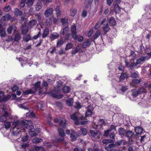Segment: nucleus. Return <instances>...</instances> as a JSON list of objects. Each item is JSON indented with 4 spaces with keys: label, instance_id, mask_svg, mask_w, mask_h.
Masks as SVG:
<instances>
[{
    "label": "nucleus",
    "instance_id": "obj_1",
    "mask_svg": "<svg viewBox=\"0 0 151 151\" xmlns=\"http://www.w3.org/2000/svg\"><path fill=\"white\" fill-rule=\"evenodd\" d=\"M31 123V121L26 120H19L13 123V127L11 130L13 136H17L19 135L21 132H25V129H27L28 125Z\"/></svg>",
    "mask_w": 151,
    "mask_h": 151
},
{
    "label": "nucleus",
    "instance_id": "obj_2",
    "mask_svg": "<svg viewBox=\"0 0 151 151\" xmlns=\"http://www.w3.org/2000/svg\"><path fill=\"white\" fill-rule=\"evenodd\" d=\"M54 121L55 123L59 122V127L58 128L59 134L60 136L64 137L65 133L61 128H65L66 127L67 124L66 120L63 118H56L54 119Z\"/></svg>",
    "mask_w": 151,
    "mask_h": 151
},
{
    "label": "nucleus",
    "instance_id": "obj_3",
    "mask_svg": "<svg viewBox=\"0 0 151 151\" xmlns=\"http://www.w3.org/2000/svg\"><path fill=\"white\" fill-rule=\"evenodd\" d=\"M77 113H75L74 114L72 115L71 116V119L74 120L75 123L76 124H81L82 125L87 124L88 122V121H84L86 118L82 116L78 117L77 116Z\"/></svg>",
    "mask_w": 151,
    "mask_h": 151
},
{
    "label": "nucleus",
    "instance_id": "obj_4",
    "mask_svg": "<svg viewBox=\"0 0 151 151\" xmlns=\"http://www.w3.org/2000/svg\"><path fill=\"white\" fill-rule=\"evenodd\" d=\"M90 132L91 135L95 140L99 139L101 136V132L96 130H91Z\"/></svg>",
    "mask_w": 151,
    "mask_h": 151
},
{
    "label": "nucleus",
    "instance_id": "obj_5",
    "mask_svg": "<svg viewBox=\"0 0 151 151\" xmlns=\"http://www.w3.org/2000/svg\"><path fill=\"white\" fill-rule=\"evenodd\" d=\"M52 1V0H38L36 6V10L39 11L42 8V2H43L44 4H45L47 3L51 2Z\"/></svg>",
    "mask_w": 151,
    "mask_h": 151
},
{
    "label": "nucleus",
    "instance_id": "obj_6",
    "mask_svg": "<svg viewBox=\"0 0 151 151\" xmlns=\"http://www.w3.org/2000/svg\"><path fill=\"white\" fill-rule=\"evenodd\" d=\"M1 109L2 111V114H3L0 117V121L2 123H4L6 121V118L9 115V113L6 109L3 108Z\"/></svg>",
    "mask_w": 151,
    "mask_h": 151
},
{
    "label": "nucleus",
    "instance_id": "obj_7",
    "mask_svg": "<svg viewBox=\"0 0 151 151\" xmlns=\"http://www.w3.org/2000/svg\"><path fill=\"white\" fill-rule=\"evenodd\" d=\"M81 97L85 103H88L91 98L89 94L86 92H83L81 94Z\"/></svg>",
    "mask_w": 151,
    "mask_h": 151
},
{
    "label": "nucleus",
    "instance_id": "obj_8",
    "mask_svg": "<svg viewBox=\"0 0 151 151\" xmlns=\"http://www.w3.org/2000/svg\"><path fill=\"white\" fill-rule=\"evenodd\" d=\"M149 58L148 56H141L139 58H138L136 61V62L135 63V65L136 66L138 64H142L146 60L148 59Z\"/></svg>",
    "mask_w": 151,
    "mask_h": 151
},
{
    "label": "nucleus",
    "instance_id": "obj_9",
    "mask_svg": "<svg viewBox=\"0 0 151 151\" xmlns=\"http://www.w3.org/2000/svg\"><path fill=\"white\" fill-rule=\"evenodd\" d=\"M71 31L72 33V37L74 40H76L77 39V35L76 34V27L75 25L71 26Z\"/></svg>",
    "mask_w": 151,
    "mask_h": 151
},
{
    "label": "nucleus",
    "instance_id": "obj_10",
    "mask_svg": "<svg viewBox=\"0 0 151 151\" xmlns=\"http://www.w3.org/2000/svg\"><path fill=\"white\" fill-rule=\"evenodd\" d=\"M53 8L51 7H48L45 11L44 14L46 17H48L53 14Z\"/></svg>",
    "mask_w": 151,
    "mask_h": 151
},
{
    "label": "nucleus",
    "instance_id": "obj_11",
    "mask_svg": "<svg viewBox=\"0 0 151 151\" xmlns=\"http://www.w3.org/2000/svg\"><path fill=\"white\" fill-rule=\"evenodd\" d=\"M29 134L31 137H35L37 135V134L35 131L34 126L32 125L29 126Z\"/></svg>",
    "mask_w": 151,
    "mask_h": 151
},
{
    "label": "nucleus",
    "instance_id": "obj_12",
    "mask_svg": "<svg viewBox=\"0 0 151 151\" xmlns=\"http://www.w3.org/2000/svg\"><path fill=\"white\" fill-rule=\"evenodd\" d=\"M87 111L85 114L86 117L91 116L92 114V111L93 108L91 105H89L86 108Z\"/></svg>",
    "mask_w": 151,
    "mask_h": 151
},
{
    "label": "nucleus",
    "instance_id": "obj_13",
    "mask_svg": "<svg viewBox=\"0 0 151 151\" xmlns=\"http://www.w3.org/2000/svg\"><path fill=\"white\" fill-rule=\"evenodd\" d=\"M11 18V15L8 13L2 17L0 20V22L2 23L4 21L9 20Z\"/></svg>",
    "mask_w": 151,
    "mask_h": 151
},
{
    "label": "nucleus",
    "instance_id": "obj_14",
    "mask_svg": "<svg viewBox=\"0 0 151 151\" xmlns=\"http://www.w3.org/2000/svg\"><path fill=\"white\" fill-rule=\"evenodd\" d=\"M17 29L16 27L14 25H13L9 27L7 29V32L9 34L12 33V31L14 33H15Z\"/></svg>",
    "mask_w": 151,
    "mask_h": 151
},
{
    "label": "nucleus",
    "instance_id": "obj_15",
    "mask_svg": "<svg viewBox=\"0 0 151 151\" xmlns=\"http://www.w3.org/2000/svg\"><path fill=\"white\" fill-rule=\"evenodd\" d=\"M59 36V34L56 32H54L51 34L50 37V39L51 41H53L58 38Z\"/></svg>",
    "mask_w": 151,
    "mask_h": 151
},
{
    "label": "nucleus",
    "instance_id": "obj_16",
    "mask_svg": "<svg viewBox=\"0 0 151 151\" xmlns=\"http://www.w3.org/2000/svg\"><path fill=\"white\" fill-rule=\"evenodd\" d=\"M72 133L70 135V137L71 138V140L72 141H75L76 140V138L78 137L79 135L77 134L76 133H74V131L72 130Z\"/></svg>",
    "mask_w": 151,
    "mask_h": 151
},
{
    "label": "nucleus",
    "instance_id": "obj_17",
    "mask_svg": "<svg viewBox=\"0 0 151 151\" xmlns=\"http://www.w3.org/2000/svg\"><path fill=\"white\" fill-rule=\"evenodd\" d=\"M60 92V90H58L57 92V93H52V96L54 98H57L58 99L62 98L63 96V95H62L59 94Z\"/></svg>",
    "mask_w": 151,
    "mask_h": 151
},
{
    "label": "nucleus",
    "instance_id": "obj_18",
    "mask_svg": "<svg viewBox=\"0 0 151 151\" xmlns=\"http://www.w3.org/2000/svg\"><path fill=\"white\" fill-rule=\"evenodd\" d=\"M2 24L0 23V36L1 37H5L6 33L5 29L1 27Z\"/></svg>",
    "mask_w": 151,
    "mask_h": 151
},
{
    "label": "nucleus",
    "instance_id": "obj_19",
    "mask_svg": "<svg viewBox=\"0 0 151 151\" xmlns=\"http://www.w3.org/2000/svg\"><path fill=\"white\" fill-rule=\"evenodd\" d=\"M49 30L48 28L46 27L44 29L42 36L43 38H45L47 36L49 35Z\"/></svg>",
    "mask_w": 151,
    "mask_h": 151
},
{
    "label": "nucleus",
    "instance_id": "obj_20",
    "mask_svg": "<svg viewBox=\"0 0 151 151\" xmlns=\"http://www.w3.org/2000/svg\"><path fill=\"white\" fill-rule=\"evenodd\" d=\"M28 31V27L25 25L22 27V33L23 35H25Z\"/></svg>",
    "mask_w": 151,
    "mask_h": 151
},
{
    "label": "nucleus",
    "instance_id": "obj_21",
    "mask_svg": "<svg viewBox=\"0 0 151 151\" xmlns=\"http://www.w3.org/2000/svg\"><path fill=\"white\" fill-rule=\"evenodd\" d=\"M126 65L127 67L128 68H129L131 69L133 68V67L136 66L135 63H130L129 62H127L126 60H125V61Z\"/></svg>",
    "mask_w": 151,
    "mask_h": 151
},
{
    "label": "nucleus",
    "instance_id": "obj_22",
    "mask_svg": "<svg viewBox=\"0 0 151 151\" xmlns=\"http://www.w3.org/2000/svg\"><path fill=\"white\" fill-rule=\"evenodd\" d=\"M127 142L124 140H122L120 141H118L116 142V145H126Z\"/></svg>",
    "mask_w": 151,
    "mask_h": 151
},
{
    "label": "nucleus",
    "instance_id": "obj_23",
    "mask_svg": "<svg viewBox=\"0 0 151 151\" xmlns=\"http://www.w3.org/2000/svg\"><path fill=\"white\" fill-rule=\"evenodd\" d=\"M93 0H85L84 3L85 7L86 8L90 7L92 4Z\"/></svg>",
    "mask_w": 151,
    "mask_h": 151
},
{
    "label": "nucleus",
    "instance_id": "obj_24",
    "mask_svg": "<svg viewBox=\"0 0 151 151\" xmlns=\"http://www.w3.org/2000/svg\"><path fill=\"white\" fill-rule=\"evenodd\" d=\"M134 134V133L132 131H128L126 132V136L129 139H131L132 137Z\"/></svg>",
    "mask_w": 151,
    "mask_h": 151
},
{
    "label": "nucleus",
    "instance_id": "obj_25",
    "mask_svg": "<svg viewBox=\"0 0 151 151\" xmlns=\"http://www.w3.org/2000/svg\"><path fill=\"white\" fill-rule=\"evenodd\" d=\"M14 13V15L17 16H20L22 14V12L17 8L15 9Z\"/></svg>",
    "mask_w": 151,
    "mask_h": 151
},
{
    "label": "nucleus",
    "instance_id": "obj_26",
    "mask_svg": "<svg viewBox=\"0 0 151 151\" xmlns=\"http://www.w3.org/2000/svg\"><path fill=\"white\" fill-rule=\"evenodd\" d=\"M21 39V35L19 33H17L14 35V41L18 42Z\"/></svg>",
    "mask_w": 151,
    "mask_h": 151
},
{
    "label": "nucleus",
    "instance_id": "obj_27",
    "mask_svg": "<svg viewBox=\"0 0 151 151\" xmlns=\"http://www.w3.org/2000/svg\"><path fill=\"white\" fill-rule=\"evenodd\" d=\"M43 140L42 139L40 138H35L32 140V142L34 143H37L42 141Z\"/></svg>",
    "mask_w": 151,
    "mask_h": 151
},
{
    "label": "nucleus",
    "instance_id": "obj_28",
    "mask_svg": "<svg viewBox=\"0 0 151 151\" xmlns=\"http://www.w3.org/2000/svg\"><path fill=\"white\" fill-rule=\"evenodd\" d=\"M142 81L141 79L139 80L134 79L132 80V82L131 83V86H134L135 84L140 83Z\"/></svg>",
    "mask_w": 151,
    "mask_h": 151
},
{
    "label": "nucleus",
    "instance_id": "obj_29",
    "mask_svg": "<svg viewBox=\"0 0 151 151\" xmlns=\"http://www.w3.org/2000/svg\"><path fill=\"white\" fill-rule=\"evenodd\" d=\"M37 23V21L35 20L32 19L29 22V27L32 28Z\"/></svg>",
    "mask_w": 151,
    "mask_h": 151
},
{
    "label": "nucleus",
    "instance_id": "obj_30",
    "mask_svg": "<svg viewBox=\"0 0 151 151\" xmlns=\"http://www.w3.org/2000/svg\"><path fill=\"white\" fill-rule=\"evenodd\" d=\"M121 8L117 4H115L114 6V9L116 13H119L121 11Z\"/></svg>",
    "mask_w": 151,
    "mask_h": 151
},
{
    "label": "nucleus",
    "instance_id": "obj_31",
    "mask_svg": "<svg viewBox=\"0 0 151 151\" xmlns=\"http://www.w3.org/2000/svg\"><path fill=\"white\" fill-rule=\"evenodd\" d=\"M70 90V87L68 86H64L63 88V91L64 93H69Z\"/></svg>",
    "mask_w": 151,
    "mask_h": 151
},
{
    "label": "nucleus",
    "instance_id": "obj_32",
    "mask_svg": "<svg viewBox=\"0 0 151 151\" xmlns=\"http://www.w3.org/2000/svg\"><path fill=\"white\" fill-rule=\"evenodd\" d=\"M135 132L137 134H140L142 132V128L139 127H136L135 129Z\"/></svg>",
    "mask_w": 151,
    "mask_h": 151
},
{
    "label": "nucleus",
    "instance_id": "obj_33",
    "mask_svg": "<svg viewBox=\"0 0 151 151\" xmlns=\"http://www.w3.org/2000/svg\"><path fill=\"white\" fill-rule=\"evenodd\" d=\"M98 145L96 144H94V150H93L91 148H89L88 149V151H103L101 149H99L97 148Z\"/></svg>",
    "mask_w": 151,
    "mask_h": 151
},
{
    "label": "nucleus",
    "instance_id": "obj_34",
    "mask_svg": "<svg viewBox=\"0 0 151 151\" xmlns=\"http://www.w3.org/2000/svg\"><path fill=\"white\" fill-rule=\"evenodd\" d=\"M144 17L147 19H149L151 18V11L147 12L144 15Z\"/></svg>",
    "mask_w": 151,
    "mask_h": 151
},
{
    "label": "nucleus",
    "instance_id": "obj_35",
    "mask_svg": "<svg viewBox=\"0 0 151 151\" xmlns=\"http://www.w3.org/2000/svg\"><path fill=\"white\" fill-rule=\"evenodd\" d=\"M109 22L111 26H114L116 24V22L115 19L113 17L110 18L109 20Z\"/></svg>",
    "mask_w": 151,
    "mask_h": 151
},
{
    "label": "nucleus",
    "instance_id": "obj_36",
    "mask_svg": "<svg viewBox=\"0 0 151 151\" xmlns=\"http://www.w3.org/2000/svg\"><path fill=\"white\" fill-rule=\"evenodd\" d=\"M60 6H57L55 9L57 17H58L60 15L61 13V12L60 10Z\"/></svg>",
    "mask_w": 151,
    "mask_h": 151
},
{
    "label": "nucleus",
    "instance_id": "obj_37",
    "mask_svg": "<svg viewBox=\"0 0 151 151\" xmlns=\"http://www.w3.org/2000/svg\"><path fill=\"white\" fill-rule=\"evenodd\" d=\"M127 89V88L126 87L122 86L121 88H120V89L118 91L117 90V91L118 93H121L122 92H124L126 91Z\"/></svg>",
    "mask_w": 151,
    "mask_h": 151
},
{
    "label": "nucleus",
    "instance_id": "obj_38",
    "mask_svg": "<svg viewBox=\"0 0 151 151\" xmlns=\"http://www.w3.org/2000/svg\"><path fill=\"white\" fill-rule=\"evenodd\" d=\"M31 36L29 35H27L23 37V40L24 41L27 42L31 40Z\"/></svg>",
    "mask_w": 151,
    "mask_h": 151
},
{
    "label": "nucleus",
    "instance_id": "obj_39",
    "mask_svg": "<svg viewBox=\"0 0 151 151\" xmlns=\"http://www.w3.org/2000/svg\"><path fill=\"white\" fill-rule=\"evenodd\" d=\"M40 82H38L37 83L34 85V89L35 91L38 90H40Z\"/></svg>",
    "mask_w": 151,
    "mask_h": 151
},
{
    "label": "nucleus",
    "instance_id": "obj_40",
    "mask_svg": "<svg viewBox=\"0 0 151 151\" xmlns=\"http://www.w3.org/2000/svg\"><path fill=\"white\" fill-rule=\"evenodd\" d=\"M90 44V41L88 40L85 42H84L82 45V47L83 48H86L88 47Z\"/></svg>",
    "mask_w": 151,
    "mask_h": 151
},
{
    "label": "nucleus",
    "instance_id": "obj_41",
    "mask_svg": "<svg viewBox=\"0 0 151 151\" xmlns=\"http://www.w3.org/2000/svg\"><path fill=\"white\" fill-rule=\"evenodd\" d=\"M81 48V47L80 46H77L76 49L74 50H73L72 51V54L73 55L75 54L80 50Z\"/></svg>",
    "mask_w": 151,
    "mask_h": 151
},
{
    "label": "nucleus",
    "instance_id": "obj_42",
    "mask_svg": "<svg viewBox=\"0 0 151 151\" xmlns=\"http://www.w3.org/2000/svg\"><path fill=\"white\" fill-rule=\"evenodd\" d=\"M127 78V75L124 73H122L121 74L119 78V81H120L123 80L125 78Z\"/></svg>",
    "mask_w": 151,
    "mask_h": 151
},
{
    "label": "nucleus",
    "instance_id": "obj_43",
    "mask_svg": "<svg viewBox=\"0 0 151 151\" xmlns=\"http://www.w3.org/2000/svg\"><path fill=\"white\" fill-rule=\"evenodd\" d=\"M66 103L69 106H71L73 104V99L70 98L68 99L66 101Z\"/></svg>",
    "mask_w": 151,
    "mask_h": 151
},
{
    "label": "nucleus",
    "instance_id": "obj_44",
    "mask_svg": "<svg viewBox=\"0 0 151 151\" xmlns=\"http://www.w3.org/2000/svg\"><path fill=\"white\" fill-rule=\"evenodd\" d=\"M34 0H25V3L29 6H31L33 4Z\"/></svg>",
    "mask_w": 151,
    "mask_h": 151
},
{
    "label": "nucleus",
    "instance_id": "obj_45",
    "mask_svg": "<svg viewBox=\"0 0 151 151\" xmlns=\"http://www.w3.org/2000/svg\"><path fill=\"white\" fill-rule=\"evenodd\" d=\"M77 10L75 9H71L70 10V13L71 16H74L76 14Z\"/></svg>",
    "mask_w": 151,
    "mask_h": 151
},
{
    "label": "nucleus",
    "instance_id": "obj_46",
    "mask_svg": "<svg viewBox=\"0 0 151 151\" xmlns=\"http://www.w3.org/2000/svg\"><path fill=\"white\" fill-rule=\"evenodd\" d=\"M4 123V126L5 128L6 129H8L10 127L11 124L10 122L6 121Z\"/></svg>",
    "mask_w": 151,
    "mask_h": 151
},
{
    "label": "nucleus",
    "instance_id": "obj_47",
    "mask_svg": "<svg viewBox=\"0 0 151 151\" xmlns=\"http://www.w3.org/2000/svg\"><path fill=\"white\" fill-rule=\"evenodd\" d=\"M52 23V22L51 19V18L47 19L46 20V25L48 27L50 26Z\"/></svg>",
    "mask_w": 151,
    "mask_h": 151
},
{
    "label": "nucleus",
    "instance_id": "obj_48",
    "mask_svg": "<svg viewBox=\"0 0 151 151\" xmlns=\"http://www.w3.org/2000/svg\"><path fill=\"white\" fill-rule=\"evenodd\" d=\"M100 34V32L99 30H98L93 36L94 39H96L98 37Z\"/></svg>",
    "mask_w": 151,
    "mask_h": 151
},
{
    "label": "nucleus",
    "instance_id": "obj_49",
    "mask_svg": "<svg viewBox=\"0 0 151 151\" xmlns=\"http://www.w3.org/2000/svg\"><path fill=\"white\" fill-rule=\"evenodd\" d=\"M109 25L108 24H106L105 26L103 27L104 31L105 32H107L109 30Z\"/></svg>",
    "mask_w": 151,
    "mask_h": 151
},
{
    "label": "nucleus",
    "instance_id": "obj_50",
    "mask_svg": "<svg viewBox=\"0 0 151 151\" xmlns=\"http://www.w3.org/2000/svg\"><path fill=\"white\" fill-rule=\"evenodd\" d=\"M35 93V91L32 89H29L25 91L24 94L26 95H28L29 94H33Z\"/></svg>",
    "mask_w": 151,
    "mask_h": 151
},
{
    "label": "nucleus",
    "instance_id": "obj_51",
    "mask_svg": "<svg viewBox=\"0 0 151 151\" xmlns=\"http://www.w3.org/2000/svg\"><path fill=\"white\" fill-rule=\"evenodd\" d=\"M139 94L137 91L135 90H132V95L133 97H136Z\"/></svg>",
    "mask_w": 151,
    "mask_h": 151
},
{
    "label": "nucleus",
    "instance_id": "obj_52",
    "mask_svg": "<svg viewBox=\"0 0 151 151\" xmlns=\"http://www.w3.org/2000/svg\"><path fill=\"white\" fill-rule=\"evenodd\" d=\"M125 133V130L123 128L119 129V135H124Z\"/></svg>",
    "mask_w": 151,
    "mask_h": 151
},
{
    "label": "nucleus",
    "instance_id": "obj_53",
    "mask_svg": "<svg viewBox=\"0 0 151 151\" xmlns=\"http://www.w3.org/2000/svg\"><path fill=\"white\" fill-rule=\"evenodd\" d=\"M29 145L27 143H24L22 144L21 146V149H23L22 151H24L25 149L28 147Z\"/></svg>",
    "mask_w": 151,
    "mask_h": 151
},
{
    "label": "nucleus",
    "instance_id": "obj_54",
    "mask_svg": "<svg viewBox=\"0 0 151 151\" xmlns=\"http://www.w3.org/2000/svg\"><path fill=\"white\" fill-rule=\"evenodd\" d=\"M101 22L100 21L97 22L94 27V29L95 30H97L101 26Z\"/></svg>",
    "mask_w": 151,
    "mask_h": 151
},
{
    "label": "nucleus",
    "instance_id": "obj_55",
    "mask_svg": "<svg viewBox=\"0 0 151 151\" xmlns=\"http://www.w3.org/2000/svg\"><path fill=\"white\" fill-rule=\"evenodd\" d=\"M137 91L139 94L142 93L146 92V90L143 88H139Z\"/></svg>",
    "mask_w": 151,
    "mask_h": 151
},
{
    "label": "nucleus",
    "instance_id": "obj_56",
    "mask_svg": "<svg viewBox=\"0 0 151 151\" xmlns=\"http://www.w3.org/2000/svg\"><path fill=\"white\" fill-rule=\"evenodd\" d=\"M11 97V96L9 95L7 96L6 97L4 96V97H3L0 100V101H6L7 99H9Z\"/></svg>",
    "mask_w": 151,
    "mask_h": 151
},
{
    "label": "nucleus",
    "instance_id": "obj_57",
    "mask_svg": "<svg viewBox=\"0 0 151 151\" xmlns=\"http://www.w3.org/2000/svg\"><path fill=\"white\" fill-rule=\"evenodd\" d=\"M61 21L63 24H66V25H68V20L67 19L65 18H62Z\"/></svg>",
    "mask_w": 151,
    "mask_h": 151
},
{
    "label": "nucleus",
    "instance_id": "obj_58",
    "mask_svg": "<svg viewBox=\"0 0 151 151\" xmlns=\"http://www.w3.org/2000/svg\"><path fill=\"white\" fill-rule=\"evenodd\" d=\"M73 47V45L71 43H69L68 44L65 48V50H67L68 49H70Z\"/></svg>",
    "mask_w": 151,
    "mask_h": 151
},
{
    "label": "nucleus",
    "instance_id": "obj_59",
    "mask_svg": "<svg viewBox=\"0 0 151 151\" xmlns=\"http://www.w3.org/2000/svg\"><path fill=\"white\" fill-rule=\"evenodd\" d=\"M68 30L69 28L68 27V25H67V26H66V27H65L63 29L62 34L63 35H64L67 33V32L68 31Z\"/></svg>",
    "mask_w": 151,
    "mask_h": 151
},
{
    "label": "nucleus",
    "instance_id": "obj_60",
    "mask_svg": "<svg viewBox=\"0 0 151 151\" xmlns=\"http://www.w3.org/2000/svg\"><path fill=\"white\" fill-rule=\"evenodd\" d=\"M11 9V7L10 6H6L4 8V11L5 12H8Z\"/></svg>",
    "mask_w": 151,
    "mask_h": 151
},
{
    "label": "nucleus",
    "instance_id": "obj_61",
    "mask_svg": "<svg viewBox=\"0 0 151 151\" xmlns=\"http://www.w3.org/2000/svg\"><path fill=\"white\" fill-rule=\"evenodd\" d=\"M63 42L62 39L58 40L57 43V46H60L63 44Z\"/></svg>",
    "mask_w": 151,
    "mask_h": 151
},
{
    "label": "nucleus",
    "instance_id": "obj_62",
    "mask_svg": "<svg viewBox=\"0 0 151 151\" xmlns=\"http://www.w3.org/2000/svg\"><path fill=\"white\" fill-rule=\"evenodd\" d=\"M81 130L83 135H85L87 134L86 130L85 128H81Z\"/></svg>",
    "mask_w": 151,
    "mask_h": 151
},
{
    "label": "nucleus",
    "instance_id": "obj_63",
    "mask_svg": "<svg viewBox=\"0 0 151 151\" xmlns=\"http://www.w3.org/2000/svg\"><path fill=\"white\" fill-rule=\"evenodd\" d=\"M35 150L37 151H41L44 149V148L42 147L35 146L34 147Z\"/></svg>",
    "mask_w": 151,
    "mask_h": 151
},
{
    "label": "nucleus",
    "instance_id": "obj_64",
    "mask_svg": "<svg viewBox=\"0 0 151 151\" xmlns=\"http://www.w3.org/2000/svg\"><path fill=\"white\" fill-rule=\"evenodd\" d=\"M76 105L75 107L77 109H80L81 107V104L78 102H77L76 103Z\"/></svg>",
    "mask_w": 151,
    "mask_h": 151
}]
</instances>
